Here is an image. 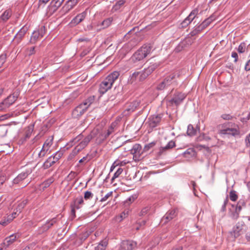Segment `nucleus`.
I'll return each mask as SVG.
<instances>
[{
	"label": "nucleus",
	"instance_id": "46",
	"mask_svg": "<svg viewBox=\"0 0 250 250\" xmlns=\"http://www.w3.org/2000/svg\"><path fill=\"white\" fill-rule=\"evenodd\" d=\"M123 169L122 168H119L117 171L114 174L113 176L111 179V182L113 183V181L117 178H118L120 174L123 172Z\"/></svg>",
	"mask_w": 250,
	"mask_h": 250
},
{
	"label": "nucleus",
	"instance_id": "4",
	"mask_svg": "<svg viewBox=\"0 0 250 250\" xmlns=\"http://www.w3.org/2000/svg\"><path fill=\"white\" fill-rule=\"evenodd\" d=\"M141 103V100L139 99H136L132 102L127 103L124 106V114L127 116L135 111Z\"/></svg>",
	"mask_w": 250,
	"mask_h": 250
},
{
	"label": "nucleus",
	"instance_id": "8",
	"mask_svg": "<svg viewBox=\"0 0 250 250\" xmlns=\"http://www.w3.org/2000/svg\"><path fill=\"white\" fill-rule=\"evenodd\" d=\"M244 223L243 222H238L233 227L232 231L229 232L230 238L234 240L238 237L242 233L243 229Z\"/></svg>",
	"mask_w": 250,
	"mask_h": 250
},
{
	"label": "nucleus",
	"instance_id": "18",
	"mask_svg": "<svg viewBox=\"0 0 250 250\" xmlns=\"http://www.w3.org/2000/svg\"><path fill=\"white\" fill-rule=\"evenodd\" d=\"M117 122H113L110 125L108 129L105 130L104 132L101 133V134L100 135L101 139L102 140H104L107 138L112 133H113L114 132V129L117 125Z\"/></svg>",
	"mask_w": 250,
	"mask_h": 250
},
{
	"label": "nucleus",
	"instance_id": "52",
	"mask_svg": "<svg viewBox=\"0 0 250 250\" xmlns=\"http://www.w3.org/2000/svg\"><path fill=\"white\" fill-rule=\"evenodd\" d=\"M113 192L110 191L108 192L104 197H103L101 200L100 202H103L107 200L110 197L112 196Z\"/></svg>",
	"mask_w": 250,
	"mask_h": 250
},
{
	"label": "nucleus",
	"instance_id": "56",
	"mask_svg": "<svg viewBox=\"0 0 250 250\" xmlns=\"http://www.w3.org/2000/svg\"><path fill=\"white\" fill-rule=\"evenodd\" d=\"M149 209L150 208L148 207L144 208L139 213V216H143L145 215L148 213V212L149 210Z\"/></svg>",
	"mask_w": 250,
	"mask_h": 250
},
{
	"label": "nucleus",
	"instance_id": "61",
	"mask_svg": "<svg viewBox=\"0 0 250 250\" xmlns=\"http://www.w3.org/2000/svg\"><path fill=\"white\" fill-rule=\"evenodd\" d=\"M6 180V177L2 174H0V189L1 186Z\"/></svg>",
	"mask_w": 250,
	"mask_h": 250
},
{
	"label": "nucleus",
	"instance_id": "27",
	"mask_svg": "<svg viewBox=\"0 0 250 250\" xmlns=\"http://www.w3.org/2000/svg\"><path fill=\"white\" fill-rule=\"evenodd\" d=\"M16 238L17 235L15 234H13L5 239L3 244L4 245V246L6 247V248L8 247L16 240Z\"/></svg>",
	"mask_w": 250,
	"mask_h": 250
},
{
	"label": "nucleus",
	"instance_id": "41",
	"mask_svg": "<svg viewBox=\"0 0 250 250\" xmlns=\"http://www.w3.org/2000/svg\"><path fill=\"white\" fill-rule=\"evenodd\" d=\"M53 136H50L46 140L42 146L49 149L53 144Z\"/></svg>",
	"mask_w": 250,
	"mask_h": 250
},
{
	"label": "nucleus",
	"instance_id": "17",
	"mask_svg": "<svg viewBox=\"0 0 250 250\" xmlns=\"http://www.w3.org/2000/svg\"><path fill=\"white\" fill-rule=\"evenodd\" d=\"M27 31V28L25 27H22L19 32L15 36L13 41L16 45L19 44L23 39L25 34Z\"/></svg>",
	"mask_w": 250,
	"mask_h": 250
},
{
	"label": "nucleus",
	"instance_id": "21",
	"mask_svg": "<svg viewBox=\"0 0 250 250\" xmlns=\"http://www.w3.org/2000/svg\"><path fill=\"white\" fill-rule=\"evenodd\" d=\"M220 133L222 134H228L232 136L237 135L239 134V131L234 127H227L220 130Z\"/></svg>",
	"mask_w": 250,
	"mask_h": 250
},
{
	"label": "nucleus",
	"instance_id": "22",
	"mask_svg": "<svg viewBox=\"0 0 250 250\" xmlns=\"http://www.w3.org/2000/svg\"><path fill=\"white\" fill-rule=\"evenodd\" d=\"M177 215L176 211L174 209L168 211L165 215L162 218V221L164 222V224L167 223L168 221H170Z\"/></svg>",
	"mask_w": 250,
	"mask_h": 250
},
{
	"label": "nucleus",
	"instance_id": "63",
	"mask_svg": "<svg viewBox=\"0 0 250 250\" xmlns=\"http://www.w3.org/2000/svg\"><path fill=\"white\" fill-rule=\"evenodd\" d=\"M89 161H90V159L88 158V155H87L86 156L83 157L81 160H80L79 163H80V164H82V163H83V162H85V163H86L88 162H89Z\"/></svg>",
	"mask_w": 250,
	"mask_h": 250
},
{
	"label": "nucleus",
	"instance_id": "40",
	"mask_svg": "<svg viewBox=\"0 0 250 250\" xmlns=\"http://www.w3.org/2000/svg\"><path fill=\"white\" fill-rule=\"evenodd\" d=\"M128 210H124L120 215L116 217V220L118 222H121L125 218L128 214Z\"/></svg>",
	"mask_w": 250,
	"mask_h": 250
},
{
	"label": "nucleus",
	"instance_id": "60",
	"mask_svg": "<svg viewBox=\"0 0 250 250\" xmlns=\"http://www.w3.org/2000/svg\"><path fill=\"white\" fill-rule=\"evenodd\" d=\"M125 2V0H120L118 1L114 6L116 10L119 9L121 7V6L124 4Z\"/></svg>",
	"mask_w": 250,
	"mask_h": 250
},
{
	"label": "nucleus",
	"instance_id": "15",
	"mask_svg": "<svg viewBox=\"0 0 250 250\" xmlns=\"http://www.w3.org/2000/svg\"><path fill=\"white\" fill-rule=\"evenodd\" d=\"M136 246V242L132 240H125L121 243L120 250H133Z\"/></svg>",
	"mask_w": 250,
	"mask_h": 250
},
{
	"label": "nucleus",
	"instance_id": "36",
	"mask_svg": "<svg viewBox=\"0 0 250 250\" xmlns=\"http://www.w3.org/2000/svg\"><path fill=\"white\" fill-rule=\"evenodd\" d=\"M34 124H31L26 128L25 135V139H28L30 137L34 130Z\"/></svg>",
	"mask_w": 250,
	"mask_h": 250
},
{
	"label": "nucleus",
	"instance_id": "44",
	"mask_svg": "<svg viewBox=\"0 0 250 250\" xmlns=\"http://www.w3.org/2000/svg\"><path fill=\"white\" fill-rule=\"evenodd\" d=\"M156 141H153L148 144H146L143 148L144 152H147L149 151L151 148L153 147L156 144Z\"/></svg>",
	"mask_w": 250,
	"mask_h": 250
},
{
	"label": "nucleus",
	"instance_id": "42",
	"mask_svg": "<svg viewBox=\"0 0 250 250\" xmlns=\"http://www.w3.org/2000/svg\"><path fill=\"white\" fill-rule=\"evenodd\" d=\"M107 244L106 241H102L95 248V250H105Z\"/></svg>",
	"mask_w": 250,
	"mask_h": 250
},
{
	"label": "nucleus",
	"instance_id": "38",
	"mask_svg": "<svg viewBox=\"0 0 250 250\" xmlns=\"http://www.w3.org/2000/svg\"><path fill=\"white\" fill-rule=\"evenodd\" d=\"M12 15V12L10 10H7L4 12V13L0 16V19L3 21H7Z\"/></svg>",
	"mask_w": 250,
	"mask_h": 250
},
{
	"label": "nucleus",
	"instance_id": "11",
	"mask_svg": "<svg viewBox=\"0 0 250 250\" xmlns=\"http://www.w3.org/2000/svg\"><path fill=\"white\" fill-rule=\"evenodd\" d=\"M162 115L161 114L153 115L150 116L148 119L149 126L153 128L158 126L161 121Z\"/></svg>",
	"mask_w": 250,
	"mask_h": 250
},
{
	"label": "nucleus",
	"instance_id": "6",
	"mask_svg": "<svg viewBox=\"0 0 250 250\" xmlns=\"http://www.w3.org/2000/svg\"><path fill=\"white\" fill-rule=\"evenodd\" d=\"M131 153L133 155V159L136 161H139L142 159V155L144 152L142 146L138 144H135L130 150Z\"/></svg>",
	"mask_w": 250,
	"mask_h": 250
},
{
	"label": "nucleus",
	"instance_id": "20",
	"mask_svg": "<svg viewBox=\"0 0 250 250\" xmlns=\"http://www.w3.org/2000/svg\"><path fill=\"white\" fill-rule=\"evenodd\" d=\"M32 172V170L29 169L27 170L25 172H21L19 174L13 181V182L14 184H18L20 182L22 181L24 179H25Z\"/></svg>",
	"mask_w": 250,
	"mask_h": 250
},
{
	"label": "nucleus",
	"instance_id": "24",
	"mask_svg": "<svg viewBox=\"0 0 250 250\" xmlns=\"http://www.w3.org/2000/svg\"><path fill=\"white\" fill-rule=\"evenodd\" d=\"M86 15V12H83L82 13L78 14L72 19L71 23L75 25H77L85 19Z\"/></svg>",
	"mask_w": 250,
	"mask_h": 250
},
{
	"label": "nucleus",
	"instance_id": "33",
	"mask_svg": "<svg viewBox=\"0 0 250 250\" xmlns=\"http://www.w3.org/2000/svg\"><path fill=\"white\" fill-rule=\"evenodd\" d=\"M55 181V178L53 176L49 177L42 184L43 189L49 187L50 185Z\"/></svg>",
	"mask_w": 250,
	"mask_h": 250
},
{
	"label": "nucleus",
	"instance_id": "55",
	"mask_svg": "<svg viewBox=\"0 0 250 250\" xmlns=\"http://www.w3.org/2000/svg\"><path fill=\"white\" fill-rule=\"evenodd\" d=\"M84 147H85V146L80 142L77 146H75L74 149L79 153Z\"/></svg>",
	"mask_w": 250,
	"mask_h": 250
},
{
	"label": "nucleus",
	"instance_id": "45",
	"mask_svg": "<svg viewBox=\"0 0 250 250\" xmlns=\"http://www.w3.org/2000/svg\"><path fill=\"white\" fill-rule=\"evenodd\" d=\"M246 47V44L245 42H241L239 45L237 51L239 53H243L245 52Z\"/></svg>",
	"mask_w": 250,
	"mask_h": 250
},
{
	"label": "nucleus",
	"instance_id": "30",
	"mask_svg": "<svg viewBox=\"0 0 250 250\" xmlns=\"http://www.w3.org/2000/svg\"><path fill=\"white\" fill-rule=\"evenodd\" d=\"M83 202L84 201L83 197L82 196H80L75 198L73 205L75 206V208H76V209H78L81 208L80 205L83 204Z\"/></svg>",
	"mask_w": 250,
	"mask_h": 250
},
{
	"label": "nucleus",
	"instance_id": "23",
	"mask_svg": "<svg viewBox=\"0 0 250 250\" xmlns=\"http://www.w3.org/2000/svg\"><path fill=\"white\" fill-rule=\"evenodd\" d=\"M179 77V74L178 72H175L172 73H171L169 74L167 76L165 79H164V81L165 83H166V85H167L168 86L170 85L173 81L176 78Z\"/></svg>",
	"mask_w": 250,
	"mask_h": 250
},
{
	"label": "nucleus",
	"instance_id": "12",
	"mask_svg": "<svg viewBox=\"0 0 250 250\" xmlns=\"http://www.w3.org/2000/svg\"><path fill=\"white\" fill-rule=\"evenodd\" d=\"M61 5L62 4L58 1V0H52L47 7L46 14L49 16L52 15Z\"/></svg>",
	"mask_w": 250,
	"mask_h": 250
},
{
	"label": "nucleus",
	"instance_id": "5",
	"mask_svg": "<svg viewBox=\"0 0 250 250\" xmlns=\"http://www.w3.org/2000/svg\"><path fill=\"white\" fill-rule=\"evenodd\" d=\"M198 12L199 10L197 8L192 10L189 15L180 23V28H185L187 27L196 17L198 14Z\"/></svg>",
	"mask_w": 250,
	"mask_h": 250
},
{
	"label": "nucleus",
	"instance_id": "1",
	"mask_svg": "<svg viewBox=\"0 0 250 250\" xmlns=\"http://www.w3.org/2000/svg\"><path fill=\"white\" fill-rule=\"evenodd\" d=\"M158 66L159 64L154 63L151 64L147 68L144 69L142 71L134 72L130 76L128 83L132 84L134 83H138L144 81Z\"/></svg>",
	"mask_w": 250,
	"mask_h": 250
},
{
	"label": "nucleus",
	"instance_id": "39",
	"mask_svg": "<svg viewBox=\"0 0 250 250\" xmlns=\"http://www.w3.org/2000/svg\"><path fill=\"white\" fill-rule=\"evenodd\" d=\"M197 130L192 125H189L188 126L187 133L188 136H192L196 134Z\"/></svg>",
	"mask_w": 250,
	"mask_h": 250
},
{
	"label": "nucleus",
	"instance_id": "31",
	"mask_svg": "<svg viewBox=\"0 0 250 250\" xmlns=\"http://www.w3.org/2000/svg\"><path fill=\"white\" fill-rule=\"evenodd\" d=\"M195 151L192 148H188L186 151L183 153V156L186 158H190L194 156Z\"/></svg>",
	"mask_w": 250,
	"mask_h": 250
},
{
	"label": "nucleus",
	"instance_id": "32",
	"mask_svg": "<svg viewBox=\"0 0 250 250\" xmlns=\"http://www.w3.org/2000/svg\"><path fill=\"white\" fill-rule=\"evenodd\" d=\"M27 203L28 200L27 199H24L21 201L18 202L16 207L17 212L19 211V212H21V210L24 208Z\"/></svg>",
	"mask_w": 250,
	"mask_h": 250
},
{
	"label": "nucleus",
	"instance_id": "50",
	"mask_svg": "<svg viewBox=\"0 0 250 250\" xmlns=\"http://www.w3.org/2000/svg\"><path fill=\"white\" fill-rule=\"evenodd\" d=\"M93 194L89 191H86L84 194V199L86 200L91 199L93 198Z\"/></svg>",
	"mask_w": 250,
	"mask_h": 250
},
{
	"label": "nucleus",
	"instance_id": "14",
	"mask_svg": "<svg viewBox=\"0 0 250 250\" xmlns=\"http://www.w3.org/2000/svg\"><path fill=\"white\" fill-rule=\"evenodd\" d=\"M176 146L175 142L171 140L165 146H161L160 147L158 154L159 155H162L167 153L172 148Z\"/></svg>",
	"mask_w": 250,
	"mask_h": 250
},
{
	"label": "nucleus",
	"instance_id": "35",
	"mask_svg": "<svg viewBox=\"0 0 250 250\" xmlns=\"http://www.w3.org/2000/svg\"><path fill=\"white\" fill-rule=\"evenodd\" d=\"M113 21V17H109L104 20L101 23V25L104 28H107L111 24Z\"/></svg>",
	"mask_w": 250,
	"mask_h": 250
},
{
	"label": "nucleus",
	"instance_id": "51",
	"mask_svg": "<svg viewBox=\"0 0 250 250\" xmlns=\"http://www.w3.org/2000/svg\"><path fill=\"white\" fill-rule=\"evenodd\" d=\"M48 150H49L48 149L44 148L42 146V149H41V150L38 154L39 157H40V158L43 157L46 155V154Z\"/></svg>",
	"mask_w": 250,
	"mask_h": 250
},
{
	"label": "nucleus",
	"instance_id": "10",
	"mask_svg": "<svg viewBox=\"0 0 250 250\" xmlns=\"http://www.w3.org/2000/svg\"><path fill=\"white\" fill-rule=\"evenodd\" d=\"M45 33V27L44 26H41L38 31H35L31 37L30 42L35 43L37 41L41 39Z\"/></svg>",
	"mask_w": 250,
	"mask_h": 250
},
{
	"label": "nucleus",
	"instance_id": "9",
	"mask_svg": "<svg viewBox=\"0 0 250 250\" xmlns=\"http://www.w3.org/2000/svg\"><path fill=\"white\" fill-rule=\"evenodd\" d=\"M186 95L184 93L181 92L175 93L172 99L168 100V103L169 105H175L176 106L179 105L185 99Z\"/></svg>",
	"mask_w": 250,
	"mask_h": 250
},
{
	"label": "nucleus",
	"instance_id": "34",
	"mask_svg": "<svg viewBox=\"0 0 250 250\" xmlns=\"http://www.w3.org/2000/svg\"><path fill=\"white\" fill-rule=\"evenodd\" d=\"M204 29H202V26L199 24V25L195 27L193 30L190 32L189 35L191 37L195 36L198 35Z\"/></svg>",
	"mask_w": 250,
	"mask_h": 250
},
{
	"label": "nucleus",
	"instance_id": "3",
	"mask_svg": "<svg viewBox=\"0 0 250 250\" xmlns=\"http://www.w3.org/2000/svg\"><path fill=\"white\" fill-rule=\"evenodd\" d=\"M152 47L149 44H145L135 52L131 57L130 61L135 63L146 58L151 51Z\"/></svg>",
	"mask_w": 250,
	"mask_h": 250
},
{
	"label": "nucleus",
	"instance_id": "58",
	"mask_svg": "<svg viewBox=\"0 0 250 250\" xmlns=\"http://www.w3.org/2000/svg\"><path fill=\"white\" fill-rule=\"evenodd\" d=\"M78 154V152L76 150H75V149H73L72 152L69 154V155L68 156V160H72Z\"/></svg>",
	"mask_w": 250,
	"mask_h": 250
},
{
	"label": "nucleus",
	"instance_id": "48",
	"mask_svg": "<svg viewBox=\"0 0 250 250\" xmlns=\"http://www.w3.org/2000/svg\"><path fill=\"white\" fill-rule=\"evenodd\" d=\"M229 198L232 201H235L238 198V196L236 194V191L234 190H231L229 192Z\"/></svg>",
	"mask_w": 250,
	"mask_h": 250
},
{
	"label": "nucleus",
	"instance_id": "47",
	"mask_svg": "<svg viewBox=\"0 0 250 250\" xmlns=\"http://www.w3.org/2000/svg\"><path fill=\"white\" fill-rule=\"evenodd\" d=\"M246 203L244 200L240 199L238 202L237 206H236V210L238 211H240L242 209V207L243 206H245Z\"/></svg>",
	"mask_w": 250,
	"mask_h": 250
},
{
	"label": "nucleus",
	"instance_id": "7",
	"mask_svg": "<svg viewBox=\"0 0 250 250\" xmlns=\"http://www.w3.org/2000/svg\"><path fill=\"white\" fill-rule=\"evenodd\" d=\"M62 153L61 152H57L53 156L49 157L44 163L43 168L47 169L51 167L62 157Z\"/></svg>",
	"mask_w": 250,
	"mask_h": 250
},
{
	"label": "nucleus",
	"instance_id": "59",
	"mask_svg": "<svg viewBox=\"0 0 250 250\" xmlns=\"http://www.w3.org/2000/svg\"><path fill=\"white\" fill-rule=\"evenodd\" d=\"M221 118L225 120H231L234 117L229 114H223L221 115Z\"/></svg>",
	"mask_w": 250,
	"mask_h": 250
},
{
	"label": "nucleus",
	"instance_id": "26",
	"mask_svg": "<svg viewBox=\"0 0 250 250\" xmlns=\"http://www.w3.org/2000/svg\"><path fill=\"white\" fill-rule=\"evenodd\" d=\"M17 99V95L14 94L9 95L3 101L4 102L6 107H9L12 105Z\"/></svg>",
	"mask_w": 250,
	"mask_h": 250
},
{
	"label": "nucleus",
	"instance_id": "64",
	"mask_svg": "<svg viewBox=\"0 0 250 250\" xmlns=\"http://www.w3.org/2000/svg\"><path fill=\"white\" fill-rule=\"evenodd\" d=\"M231 57L234 58V62H236L238 60V54L236 52H232L231 53Z\"/></svg>",
	"mask_w": 250,
	"mask_h": 250
},
{
	"label": "nucleus",
	"instance_id": "19",
	"mask_svg": "<svg viewBox=\"0 0 250 250\" xmlns=\"http://www.w3.org/2000/svg\"><path fill=\"white\" fill-rule=\"evenodd\" d=\"M95 101V96H92L88 97L86 99L84 100L82 103L79 104L78 106L82 109H83L86 111L88 108Z\"/></svg>",
	"mask_w": 250,
	"mask_h": 250
},
{
	"label": "nucleus",
	"instance_id": "37",
	"mask_svg": "<svg viewBox=\"0 0 250 250\" xmlns=\"http://www.w3.org/2000/svg\"><path fill=\"white\" fill-rule=\"evenodd\" d=\"M210 140L211 137L205 133L200 134V135L196 138V141L197 142H201L203 141H208Z\"/></svg>",
	"mask_w": 250,
	"mask_h": 250
},
{
	"label": "nucleus",
	"instance_id": "29",
	"mask_svg": "<svg viewBox=\"0 0 250 250\" xmlns=\"http://www.w3.org/2000/svg\"><path fill=\"white\" fill-rule=\"evenodd\" d=\"M86 111L77 106L73 111L72 115L75 118L82 116Z\"/></svg>",
	"mask_w": 250,
	"mask_h": 250
},
{
	"label": "nucleus",
	"instance_id": "57",
	"mask_svg": "<svg viewBox=\"0 0 250 250\" xmlns=\"http://www.w3.org/2000/svg\"><path fill=\"white\" fill-rule=\"evenodd\" d=\"M77 174L75 172L71 171L68 174V175L66 177V180L67 181H70L74 179L75 177L76 176Z\"/></svg>",
	"mask_w": 250,
	"mask_h": 250
},
{
	"label": "nucleus",
	"instance_id": "53",
	"mask_svg": "<svg viewBox=\"0 0 250 250\" xmlns=\"http://www.w3.org/2000/svg\"><path fill=\"white\" fill-rule=\"evenodd\" d=\"M26 54L28 56H31L35 53V47L28 48L26 50Z\"/></svg>",
	"mask_w": 250,
	"mask_h": 250
},
{
	"label": "nucleus",
	"instance_id": "2",
	"mask_svg": "<svg viewBox=\"0 0 250 250\" xmlns=\"http://www.w3.org/2000/svg\"><path fill=\"white\" fill-rule=\"evenodd\" d=\"M119 76L120 73L118 71H114L109 74L100 83L99 89V92L104 94L111 89L113 83L117 80Z\"/></svg>",
	"mask_w": 250,
	"mask_h": 250
},
{
	"label": "nucleus",
	"instance_id": "62",
	"mask_svg": "<svg viewBox=\"0 0 250 250\" xmlns=\"http://www.w3.org/2000/svg\"><path fill=\"white\" fill-rule=\"evenodd\" d=\"M135 198L133 196L129 197L125 201V204L129 205L134 201Z\"/></svg>",
	"mask_w": 250,
	"mask_h": 250
},
{
	"label": "nucleus",
	"instance_id": "49",
	"mask_svg": "<svg viewBox=\"0 0 250 250\" xmlns=\"http://www.w3.org/2000/svg\"><path fill=\"white\" fill-rule=\"evenodd\" d=\"M167 87L168 86L166 85V83H165V82L163 81L157 85V89L159 90H162Z\"/></svg>",
	"mask_w": 250,
	"mask_h": 250
},
{
	"label": "nucleus",
	"instance_id": "43",
	"mask_svg": "<svg viewBox=\"0 0 250 250\" xmlns=\"http://www.w3.org/2000/svg\"><path fill=\"white\" fill-rule=\"evenodd\" d=\"M94 137V136L91 133L85 137L83 140L81 142L85 147L87 146L88 144L89 143L90 140Z\"/></svg>",
	"mask_w": 250,
	"mask_h": 250
},
{
	"label": "nucleus",
	"instance_id": "54",
	"mask_svg": "<svg viewBox=\"0 0 250 250\" xmlns=\"http://www.w3.org/2000/svg\"><path fill=\"white\" fill-rule=\"evenodd\" d=\"M12 220V218H8L7 219H4L0 221V224L2 226H6L10 223Z\"/></svg>",
	"mask_w": 250,
	"mask_h": 250
},
{
	"label": "nucleus",
	"instance_id": "13",
	"mask_svg": "<svg viewBox=\"0 0 250 250\" xmlns=\"http://www.w3.org/2000/svg\"><path fill=\"white\" fill-rule=\"evenodd\" d=\"M57 222V219L54 217L50 220H48L45 224H43L42 226L39 228L38 232L39 234L43 233L47 231L50 228H51Z\"/></svg>",
	"mask_w": 250,
	"mask_h": 250
},
{
	"label": "nucleus",
	"instance_id": "25",
	"mask_svg": "<svg viewBox=\"0 0 250 250\" xmlns=\"http://www.w3.org/2000/svg\"><path fill=\"white\" fill-rule=\"evenodd\" d=\"M91 232L90 231H85L80 234L78 239L76 241V244L78 245H81L82 243L90 235Z\"/></svg>",
	"mask_w": 250,
	"mask_h": 250
},
{
	"label": "nucleus",
	"instance_id": "16",
	"mask_svg": "<svg viewBox=\"0 0 250 250\" xmlns=\"http://www.w3.org/2000/svg\"><path fill=\"white\" fill-rule=\"evenodd\" d=\"M76 5L77 3L74 0H68L61 9L60 13L62 15H64L69 12Z\"/></svg>",
	"mask_w": 250,
	"mask_h": 250
},
{
	"label": "nucleus",
	"instance_id": "28",
	"mask_svg": "<svg viewBox=\"0 0 250 250\" xmlns=\"http://www.w3.org/2000/svg\"><path fill=\"white\" fill-rule=\"evenodd\" d=\"M215 18L213 15H211L208 18L205 19L200 25L202 26V29H205L207 28L213 21Z\"/></svg>",
	"mask_w": 250,
	"mask_h": 250
}]
</instances>
